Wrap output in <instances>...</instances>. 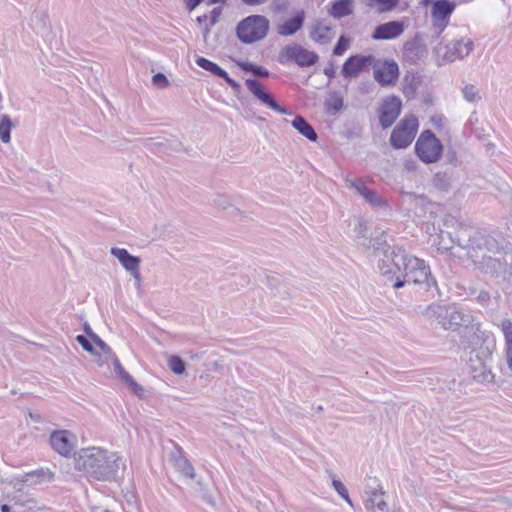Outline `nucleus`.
<instances>
[{
  "instance_id": "nucleus-1",
  "label": "nucleus",
  "mask_w": 512,
  "mask_h": 512,
  "mask_svg": "<svg viewBox=\"0 0 512 512\" xmlns=\"http://www.w3.org/2000/svg\"><path fill=\"white\" fill-rule=\"evenodd\" d=\"M439 251H449L455 244L467 250V255L487 274H500L512 262V251L504 240L477 230L461 228L453 236L440 230L433 240Z\"/></svg>"
},
{
  "instance_id": "nucleus-2",
  "label": "nucleus",
  "mask_w": 512,
  "mask_h": 512,
  "mask_svg": "<svg viewBox=\"0 0 512 512\" xmlns=\"http://www.w3.org/2000/svg\"><path fill=\"white\" fill-rule=\"evenodd\" d=\"M75 468L92 480L115 481L120 470H125L126 464L117 453L99 447H89L77 453Z\"/></svg>"
},
{
  "instance_id": "nucleus-3",
  "label": "nucleus",
  "mask_w": 512,
  "mask_h": 512,
  "mask_svg": "<svg viewBox=\"0 0 512 512\" xmlns=\"http://www.w3.org/2000/svg\"><path fill=\"white\" fill-rule=\"evenodd\" d=\"M398 261L400 262V271L394 275L393 288L399 289L405 284L412 283L425 292H432V296H434V292L439 294L437 281L432 276L429 265L423 259L407 255L404 250Z\"/></svg>"
},
{
  "instance_id": "nucleus-4",
  "label": "nucleus",
  "mask_w": 512,
  "mask_h": 512,
  "mask_svg": "<svg viewBox=\"0 0 512 512\" xmlns=\"http://www.w3.org/2000/svg\"><path fill=\"white\" fill-rule=\"evenodd\" d=\"M440 325L445 330L457 331L463 346H477L484 344L487 339L481 324L475 322V317L469 311L456 306L446 307Z\"/></svg>"
},
{
  "instance_id": "nucleus-5",
  "label": "nucleus",
  "mask_w": 512,
  "mask_h": 512,
  "mask_svg": "<svg viewBox=\"0 0 512 512\" xmlns=\"http://www.w3.org/2000/svg\"><path fill=\"white\" fill-rule=\"evenodd\" d=\"M385 232L376 238L366 239L367 243H364L367 248L373 249L375 256L383 255L381 262L378 265L380 273L387 277L388 280H393L396 272L400 271V262L398 258L403 253L404 249L400 246L391 247L385 237Z\"/></svg>"
},
{
  "instance_id": "nucleus-6",
  "label": "nucleus",
  "mask_w": 512,
  "mask_h": 512,
  "mask_svg": "<svg viewBox=\"0 0 512 512\" xmlns=\"http://www.w3.org/2000/svg\"><path fill=\"white\" fill-rule=\"evenodd\" d=\"M270 22L263 15L253 14L242 19L236 26V36L243 44L263 40L269 32Z\"/></svg>"
},
{
  "instance_id": "nucleus-7",
  "label": "nucleus",
  "mask_w": 512,
  "mask_h": 512,
  "mask_svg": "<svg viewBox=\"0 0 512 512\" xmlns=\"http://www.w3.org/2000/svg\"><path fill=\"white\" fill-rule=\"evenodd\" d=\"M467 348V346H464ZM471 348L469 353L468 367L472 378L479 382H492L494 375L487 365V361L491 358V351L483 344L477 346H468Z\"/></svg>"
},
{
  "instance_id": "nucleus-8",
  "label": "nucleus",
  "mask_w": 512,
  "mask_h": 512,
  "mask_svg": "<svg viewBox=\"0 0 512 512\" xmlns=\"http://www.w3.org/2000/svg\"><path fill=\"white\" fill-rule=\"evenodd\" d=\"M415 153L422 162L435 163L443 153V145L436 135L427 129L422 131L418 137L415 143Z\"/></svg>"
},
{
  "instance_id": "nucleus-9",
  "label": "nucleus",
  "mask_w": 512,
  "mask_h": 512,
  "mask_svg": "<svg viewBox=\"0 0 512 512\" xmlns=\"http://www.w3.org/2000/svg\"><path fill=\"white\" fill-rule=\"evenodd\" d=\"M418 126V119L415 116H405L392 130L390 145L394 149L407 148L414 140Z\"/></svg>"
},
{
  "instance_id": "nucleus-10",
  "label": "nucleus",
  "mask_w": 512,
  "mask_h": 512,
  "mask_svg": "<svg viewBox=\"0 0 512 512\" xmlns=\"http://www.w3.org/2000/svg\"><path fill=\"white\" fill-rule=\"evenodd\" d=\"M318 60L319 55L316 52L310 51L299 44L286 45L278 54L279 63L294 62L302 68L313 66Z\"/></svg>"
},
{
  "instance_id": "nucleus-11",
  "label": "nucleus",
  "mask_w": 512,
  "mask_h": 512,
  "mask_svg": "<svg viewBox=\"0 0 512 512\" xmlns=\"http://www.w3.org/2000/svg\"><path fill=\"white\" fill-rule=\"evenodd\" d=\"M373 76L381 87H391L398 81L400 71L396 61L385 59L373 63Z\"/></svg>"
},
{
  "instance_id": "nucleus-12",
  "label": "nucleus",
  "mask_w": 512,
  "mask_h": 512,
  "mask_svg": "<svg viewBox=\"0 0 512 512\" xmlns=\"http://www.w3.org/2000/svg\"><path fill=\"white\" fill-rule=\"evenodd\" d=\"M376 58L369 55L355 54L348 57L342 65L341 74L345 79L357 78L362 72L369 71Z\"/></svg>"
},
{
  "instance_id": "nucleus-13",
  "label": "nucleus",
  "mask_w": 512,
  "mask_h": 512,
  "mask_svg": "<svg viewBox=\"0 0 512 512\" xmlns=\"http://www.w3.org/2000/svg\"><path fill=\"white\" fill-rule=\"evenodd\" d=\"M402 110V101L396 95H390L382 100L379 107V123L383 129L391 127Z\"/></svg>"
},
{
  "instance_id": "nucleus-14",
  "label": "nucleus",
  "mask_w": 512,
  "mask_h": 512,
  "mask_svg": "<svg viewBox=\"0 0 512 512\" xmlns=\"http://www.w3.org/2000/svg\"><path fill=\"white\" fill-rule=\"evenodd\" d=\"M245 85L255 98H257L263 105L281 114H291L285 107L281 106L275 100L274 96L268 92L258 80L254 78H247L245 80Z\"/></svg>"
},
{
  "instance_id": "nucleus-15",
  "label": "nucleus",
  "mask_w": 512,
  "mask_h": 512,
  "mask_svg": "<svg viewBox=\"0 0 512 512\" xmlns=\"http://www.w3.org/2000/svg\"><path fill=\"white\" fill-rule=\"evenodd\" d=\"M195 62L200 68L209 72L213 76L223 79L231 87L234 94L237 95L241 91V85L236 80L231 78L229 74L217 63L202 56H198Z\"/></svg>"
},
{
  "instance_id": "nucleus-16",
  "label": "nucleus",
  "mask_w": 512,
  "mask_h": 512,
  "mask_svg": "<svg viewBox=\"0 0 512 512\" xmlns=\"http://www.w3.org/2000/svg\"><path fill=\"white\" fill-rule=\"evenodd\" d=\"M144 146L157 154H170L183 150V144L175 137L171 138H147Z\"/></svg>"
},
{
  "instance_id": "nucleus-17",
  "label": "nucleus",
  "mask_w": 512,
  "mask_h": 512,
  "mask_svg": "<svg viewBox=\"0 0 512 512\" xmlns=\"http://www.w3.org/2000/svg\"><path fill=\"white\" fill-rule=\"evenodd\" d=\"M455 2L450 0H436L432 4L431 15L434 20V25L443 29L447 23L450 15L455 9Z\"/></svg>"
},
{
  "instance_id": "nucleus-18",
  "label": "nucleus",
  "mask_w": 512,
  "mask_h": 512,
  "mask_svg": "<svg viewBox=\"0 0 512 512\" xmlns=\"http://www.w3.org/2000/svg\"><path fill=\"white\" fill-rule=\"evenodd\" d=\"M74 436L67 430L54 431L50 435L52 448L62 456H69L73 449Z\"/></svg>"
},
{
  "instance_id": "nucleus-19",
  "label": "nucleus",
  "mask_w": 512,
  "mask_h": 512,
  "mask_svg": "<svg viewBox=\"0 0 512 512\" xmlns=\"http://www.w3.org/2000/svg\"><path fill=\"white\" fill-rule=\"evenodd\" d=\"M427 55V47L419 35L406 41L403 46V56L410 63H417Z\"/></svg>"
},
{
  "instance_id": "nucleus-20",
  "label": "nucleus",
  "mask_w": 512,
  "mask_h": 512,
  "mask_svg": "<svg viewBox=\"0 0 512 512\" xmlns=\"http://www.w3.org/2000/svg\"><path fill=\"white\" fill-rule=\"evenodd\" d=\"M405 26L401 21H389L375 27L372 32L374 40H390L395 39L404 32Z\"/></svg>"
},
{
  "instance_id": "nucleus-21",
  "label": "nucleus",
  "mask_w": 512,
  "mask_h": 512,
  "mask_svg": "<svg viewBox=\"0 0 512 512\" xmlns=\"http://www.w3.org/2000/svg\"><path fill=\"white\" fill-rule=\"evenodd\" d=\"M472 49L473 42L469 39L466 41H464L463 39L452 41L451 43L446 45V52L444 54V58L449 62H453L457 59H463L464 57L469 55Z\"/></svg>"
},
{
  "instance_id": "nucleus-22",
  "label": "nucleus",
  "mask_w": 512,
  "mask_h": 512,
  "mask_svg": "<svg viewBox=\"0 0 512 512\" xmlns=\"http://www.w3.org/2000/svg\"><path fill=\"white\" fill-rule=\"evenodd\" d=\"M113 255L122 265V267L129 273L140 270L141 259L128 252L125 248L112 247L110 250Z\"/></svg>"
},
{
  "instance_id": "nucleus-23",
  "label": "nucleus",
  "mask_w": 512,
  "mask_h": 512,
  "mask_svg": "<svg viewBox=\"0 0 512 512\" xmlns=\"http://www.w3.org/2000/svg\"><path fill=\"white\" fill-rule=\"evenodd\" d=\"M305 13L303 10L297 12L294 16L285 20L277 26V32L281 36H292L297 33L304 25Z\"/></svg>"
},
{
  "instance_id": "nucleus-24",
  "label": "nucleus",
  "mask_w": 512,
  "mask_h": 512,
  "mask_svg": "<svg viewBox=\"0 0 512 512\" xmlns=\"http://www.w3.org/2000/svg\"><path fill=\"white\" fill-rule=\"evenodd\" d=\"M112 363L114 366V371L116 375L121 379L123 383H125L133 393L136 395H140L143 392V388L139 385L133 377L122 367L119 359L115 354L111 356Z\"/></svg>"
},
{
  "instance_id": "nucleus-25",
  "label": "nucleus",
  "mask_w": 512,
  "mask_h": 512,
  "mask_svg": "<svg viewBox=\"0 0 512 512\" xmlns=\"http://www.w3.org/2000/svg\"><path fill=\"white\" fill-rule=\"evenodd\" d=\"M384 492L380 485L372 492L371 496L366 500L365 507L370 512H389L387 503L382 499Z\"/></svg>"
},
{
  "instance_id": "nucleus-26",
  "label": "nucleus",
  "mask_w": 512,
  "mask_h": 512,
  "mask_svg": "<svg viewBox=\"0 0 512 512\" xmlns=\"http://www.w3.org/2000/svg\"><path fill=\"white\" fill-rule=\"evenodd\" d=\"M291 125L295 130H297L298 133H300L308 140L312 142H316L318 140V135L315 129L304 117L300 115L296 116L292 120Z\"/></svg>"
},
{
  "instance_id": "nucleus-27",
  "label": "nucleus",
  "mask_w": 512,
  "mask_h": 512,
  "mask_svg": "<svg viewBox=\"0 0 512 512\" xmlns=\"http://www.w3.org/2000/svg\"><path fill=\"white\" fill-rule=\"evenodd\" d=\"M333 36L332 27L322 22L315 24L310 31V37L319 44L329 43Z\"/></svg>"
},
{
  "instance_id": "nucleus-28",
  "label": "nucleus",
  "mask_w": 512,
  "mask_h": 512,
  "mask_svg": "<svg viewBox=\"0 0 512 512\" xmlns=\"http://www.w3.org/2000/svg\"><path fill=\"white\" fill-rule=\"evenodd\" d=\"M352 13V0H334L329 10V14L336 19H341L343 17L351 15Z\"/></svg>"
},
{
  "instance_id": "nucleus-29",
  "label": "nucleus",
  "mask_w": 512,
  "mask_h": 512,
  "mask_svg": "<svg viewBox=\"0 0 512 512\" xmlns=\"http://www.w3.org/2000/svg\"><path fill=\"white\" fill-rule=\"evenodd\" d=\"M343 105V97L337 91L332 92L324 103L326 113L331 116L336 115L343 108Z\"/></svg>"
},
{
  "instance_id": "nucleus-30",
  "label": "nucleus",
  "mask_w": 512,
  "mask_h": 512,
  "mask_svg": "<svg viewBox=\"0 0 512 512\" xmlns=\"http://www.w3.org/2000/svg\"><path fill=\"white\" fill-rule=\"evenodd\" d=\"M237 65L242 71L250 72L254 77L268 78L270 76V72L265 67L252 62L239 61Z\"/></svg>"
},
{
  "instance_id": "nucleus-31",
  "label": "nucleus",
  "mask_w": 512,
  "mask_h": 512,
  "mask_svg": "<svg viewBox=\"0 0 512 512\" xmlns=\"http://www.w3.org/2000/svg\"><path fill=\"white\" fill-rule=\"evenodd\" d=\"M445 309H446L445 306H441L439 304L432 303V304H429L428 306H426L423 309V311H421V314L424 315L425 317H427L428 319L437 320L438 323L440 324V320H442V318H443Z\"/></svg>"
},
{
  "instance_id": "nucleus-32",
  "label": "nucleus",
  "mask_w": 512,
  "mask_h": 512,
  "mask_svg": "<svg viewBox=\"0 0 512 512\" xmlns=\"http://www.w3.org/2000/svg\"><path fill=\"white\" fill-rule=\"evenodd\" d=\"M433 186L442 192H448L451 187V175L447 172H437L433 177Z\"/></svg>"
},
{
  "instance_id": "nucleus-33",
  "label": "nucleus",
  "mask_w": 512,
  "mask_h": 512,
  "mask_svg": "<svg viewBox=\"0 0 512 512\" xmlns=\"http://www.w3.org/2000/svg\"><path fill=\"white\" fill-rule=\"evenodd\" d=\"M12 120L9 115L3 114L1 115L0 120V139L3 143H9L11 140V129H12Z\"/></svg>"
},
{
  "instance_id": "nucleus-34",
  "label": "nucleus",
  "mask_w": 512,
  "mask_h": 512,
  "mask_svg": "<svg viewBox=\"0 0 512 512\" xmlns=\"http://www.w3.org/2000/svg\"><path fill=\"white\" fill-rule=\"evenodd\" d=\"M362 197L374 208L387 207L386 200L373 190L367 189L364 193H362Z\"/></svg>"
},
{
  "instance_id": "nucleus-35",
  "label": "nucleus",
  "mask_w": 512,
  "mask_h": 512,
  "mask_svg": "<svg viewBox=\"0 0 512 512\" xmlns=\"http://www.w3.org/2000/svg\"><path fill=\"white\" fill-rule=\"evenodd\" d=\"M174 468L185 478L194 479L196 476L194 467L187 458L184 460H178V463L174 465Z\"/></svg>"
},
{
  "instance_id": "nucleus-36",
  "label": "nucleus",
  "mask_w": 512,
  "mask_h": 512,
  "mask_svg": "<svg viewBox=\"0 0 512 512\" xmlns=\"http://www.w3.org/2000/svg\"><path fill=\"white\" fill-rule=\"evenodd\" d=\"M194 492L207 504L214 506V500L211 494L208 491L206 485L201 481L197 480L193 487Z\"/></svg>"
},
{
  "instance_id": "nucleus-37",
  "label": "nucleus",
  "mask_w": 512,
  "mask_h": 512,
  "mask_svg": "<svg viewBox=\"0 0 512 512\" xmlns=\"http://www.w3.org/2000/svg\"><path fill=\"white\" fill-rule=\"evenodd\" d=\"M500 328L505 338L506 353L512 352V321L510 319L502 320Z\"/></svg>"
},
{
  "instance_id": "nucleus-38",
  "label": "nucleus",
  "mask_w": 512,
  "mask_h": 512,
  "mask_svg": "<svg viewBox=\"0 0 512 512\" xmlns=\"http://www.w3.org/2000/svg\"><path fill=\"white\" fill-rule=\"evenodd\" d=\"M469 295L473 296L475 298V300L477 301V303L483 308L489 307V305L491 303V295L489 292H487L485 290L478 291L475 288H471Z\"/></svg>"
},
{
  "instance_id": "nucleus-39",
  "label": "nucleus",
  "mask_w": 512,
  "mask_h": 512,
  "mask_svg": "<svg viewBox=\"0 0 512 512\" xmlns=\"http://www.w3.org/2000/svg\"><path fill=\"white\" fill-rule=\"evenodd\" d=\"M168 367L174 374L181 375L186 370V363L180 356L171 355L168 359Z\"/></svg>"
},
{
  "instance_id": "nucleus-40",
  "label": "nucleus",
  "mask_w": 512,
  "mask_h": 512,
  "mask_svg": "<svg viewBox=\"0 0 512 512\" xmlns=\"http://www.w3.org/2000/svg\"><path fill=\"white\" fill-rule=\"evenodd\" d=\"M30 504L21 503L15 499H12L9 503L2 504L0 506L1 512H28V506Z\"/></svg>"
},
{
  "instance_id": "nucleus-41",
  "label": "nucleus",
  "mask_w": 512,
  "mask_h": 512,
  "mask_svg": "<svg viewBox=\"0 0 512 512\" xmlns=\"http://www.w3.org/2000/svg\"><path fill=\"white\" fill-rule=\"evenodd\" d=\"M371 5L376 6L379 12L391 11L394 9L399 0H370Z\"/></svg>"
},
{
  "instance_id": "nucleus-42",
  "label": "nucleus",
  "mask_w": 512,
  "mask_h": 512,
  "mask_svg": "<svg viewBox=\"0 0 512 512\" xmlns=\"http://www.w3.org/2000/svg\"><path fill=\"white\" fill-rule=\"evenodd\" d=\"M462 92H463L464 98L468 102H476L481 99V96L479 95V91L472 84L465 85Z\"/></svg>"
},
{
  "instance_id": "nucleus-43",
  "label": "nucleus",
  "mask_w": 512,
  "mask_h": 512,
  "mask_svg": "<svg viewBox=\"0 0 512 512\" xmlns=\"http://www.w3.org/2000/svg\"><path fill=\"white\" fill-rule=\"evenodd\" d=\"M346 185L349 188L355 189L359 195L362 196L368 188L365 186L364 182L360 178L350 179L349 177H345Z\"/></svg>"
},
{
  "instance_id": "nucleus-44",
  "label": "nucleus",
  "mask_w": 512,
  "mask_h": 512,
  "mask_svg": "<svg viewBox=\"0 0 512 512\" xmlns=\"http://www.w3.org/2000/svg\"><path fill=\"white\" fill-rule=\"evenodd\" d=\"M332 485L337 493L350 505L352 506V500L349 497L348 490L345 485L338 479H333Z\"/></svg>"
},
{
  "instance_id": "nucleus-45",
  "label": "nucleus",
  "mask_w": 512,
  "mask_h": 512,
  "mask_svg": "<svg viewBox=\"0 0 512 512\" xmlns=\"http://www.w3.org/2000/svg\"><path fill=\"white\" fill-rule=\"evenodd\" d=\"M349 47V39L341 35L333 48V55L341 56Z\"/></svg>"
},
{
  "instance_id": "nucleus-46",
  "label": "nucleus",
  "mask_w": 512,
  "mask_h": 512,
  "mask_svg": "<svg viewBox=\"0 0 512 512\" xmlns=\"http://www.w3.org/2000/svg\"><path fill=\"white\" fill-rule=\"evenodd\" d=\"M212 203L214 206L222 210H227L232 207L229 197L223 194H216L212 199Z\"/></svg>"
},
{
  "instance_id": "nucleus-47",
  "label": "nucleus",
  "mask_w": 512,
  "mask_h": 512,
  "mask_svg": "<svg viewBox=\"0 0 512 512\" xmlns=\"http://www.w3.org/2000/svg\"><path fill=\"white\" fill-rule=\"evenodd\" d=\"M91 339L88 338L86 335H78L76 337V341L79 343V345L88 353L95 354V348L92 345Z\"/></svg>"
},
{
  "instance_id": "nucleus-48",
  "label": "nucleus",
  "mask_w": 512,
  "mask_h": 512,
  "mask_svg": "<svg viewBox=\"0 0 512 512\" xmlns=\"http://www.w3.org/2000/svg\"><path fill=\"white\" fill-rule=\"evenodd\" d=\"M185 458L186 457L184 456L183 449L178 444H175L174 450L171 451L170 456H169L170 462L174 466V465H176V463H178V460H184Z\"/></svg>"
},
{
  "instance_id": "nucleus-49",
  "label": "nucleus",
  "mask_w": 512,
  "mask_h": 512,
  "mask_svg": "<svg viewBox=\"0 0 512 512\" xmlns=\"http://www.w3.org/2000/svg\"><path fill=\"white\" fill-rule=\"evenodd\" d=\"M91 340L100 348L104 354L110 355V357L114 354L110 346H108L97 334H93Z\"/></svg>"
},
{
  "instance_id": "nucleus-50",
  "label": "nucleus",
  "mask_w": 512,
  "mask_h": 512,
  "mask_svg": "<svg viewBox=\"0 0 512 512\" xmlns=\"http://www.w3.org/2000/svg\"><path fill=\"white\" fill-rule=\"evenodd\" d=\"M35 18L43 30H48L50 28L49 17L46 12H37L35 14Z\"/></svg>"
},
{
  "instance_id": "nucleus-51",
  "label": "nucleus",
  "mask_w": 512,
  "mask_h": 512,
  "mask_svg": "<svg viewBox=\"0 0 512 512\" xmlns=\"http://www.w3.org/2000/svg\"><path fill=\"white\" fill-rule=\"evenodd\" d=\"M152 82L155 86L159 88H164L169 84L167 77L165 76V74L161 72H158L155 75H153Z\"/></svg>"
},
{
  "instance_id": "nucleus-52",
  "label": "nucleus",
  "mask_w": 512,
  "mask_h": 512,
  "mask_svg": "<svg viewBox=\"0 0 512 512\" xmlns=\"http://www.w3.org/2000/svg\"><path fill=\"white\" fill-rule=\"evenodd\" d=\"M445 161L453 166L458 165L457 152L452 147L447 148L445 153Z\"/></svg>"
},
{
  "instance_id": "nucleus-53",
  "label": "nucleus",
  "mask_w": 512,
  "mask_h": 512,
  "mask_svg": "<svg viewBox=\"0 0 512 512\" xmlns=\"http://www.w3.org/2000/svg\"><path fill=\"white\" fill-rule=\"evenodd\" d=\"M221 13H222V8L221 7H215L211 11V15H210V25L211 26H213L214 24L217 23Z\"/></svg>"
},
{
  "instance_id": "nucleus-54",
  "label": "nucleus",
  "mask_w": 512,
  "mask_h": 512,
  "mask_svg": "<svg viewBox=\"0 0 512 512\" xmlns=\"http://www.w3.org/2000/svg\"><path fill=\"white\" fill-rule=\"evenodd\" d=\"M185 7L189 12H192L194 9H196L203 0H185Z\"/></svg>"
},
{
  "instance_id": "nucleus-55",
  "label": "nucleus",
  "mask_w": 512,
  "mask_h": 512,
  "mask_svg": "<svg viewBox=\"0 0 512 512\" xmlns=\"http://www.w3.org/2000/svg\"><path fill=\"white\" fill-rule=\"evenodd\" d=\"M495 276L503 275L505 280L512 282V262L507 265L506 271L500 274H494Z\"/></svg>"
},
{
  "instance_id": "nucleus-56",
  "label": "nucleus",
  "mask_w": 512,
  "mask_h": 512,
  "mask_svg": "<svg viewBox=\"0 0 512 512\" xmlns=\"http://www.w3.org/2000/svg\"><path fill=\"white\" fill-rule=\"evenodd\" d=\"M323 72H324V74H325L328 78H333V77H335V68H334L333 63H329L327 66H325V68L323 69Z\"/></svg>"
},
{
  "instance_id": "nucleus-57",
  "label": "nucleus",
  "mask_w": 512,
  "mask_h": 512,
  "mask_svg": "<svg viewBox=\"0 0 512 512\" xmlns=\"http://www.w3.org/2000/svg\"><path fill=\"white\" fill-rule=\"evenodd\" d=\"M40 475H43V473H40V472H37V471H33L31 473H27L23 476V479L21 480L22 482H33V478L35 477H39Z\"/></svg>"
},
{
  "instance_id": "nucleus-58",
  "label": "nucleus",
  "mask_w": 512,
  "mask_h": 512,
  "mask_svg": "<svg viewBox=\"0 0 512 512\" xmlns=\"http://www.w3.org/2000/svg\"><path fill=\"white\" fill-rule=\"evenodd\" d=\"M130 274L132 275V277L135 280V285H136L137 289H140L141 281H142V277H141L140 271L136 270V272H131Z\"/></svg>"
},
{
  "instance_id": "nucleus-59",
  "label": "nucleus",
  "mask_w": 512,
  "mask_h": 512,
  "mask_svg": "<svg viewBox=\"0 0 512 512\" xmlns=\"http://www.w3.org/2000/svg\"><path fill=\"white\" fill-rule=\"evenodd\" d=\"M27 503L30 504L28 506V512H48L42 508H36L35 502L33 500H27Z\"/></svg>"
},
{
  "instance_id": "nucleus-60",
  "label": "nucleus",
  "mask_w": 512,
  "mask_h": 512,
  "mask_svg": "<svg viewBox=\"0 0 512 512\" xmlns=\"http://www.w3.org/2000/svg\"><path fill=\"white\" fill-rule=\"evenodd\" d=\"M83 329H84V332L86 333L87 337H89L90 339H92V336H93V334H95V333H94V332H93V330L91 329L90 325H89L88 323H85V324H84Z\"/></svg>"
},
{
  "instance_id": "nucleus-61",
  "label": "nucleus",
  "mask_w": 512,
  "mask_h": 512,
  "mask_svg": "<svg viewBox=\"0 0 512 512\" xmlns=\"http://www.w3.org/2000/svg\"><path fill=\"white\" fill-rule=\"evenodd\" d=\"M247 5H259L267 2L268 0H242Z\"/></svg>"
},
{
  "instance_id": "nucleus-62",
  "label": "nucleus",
  "mask_w": 512,
  "mask_h": 512,
  "mask_svg": "<svg viewBox=\"0 0 512 512\" xmlns=\"http://www.w3.org/2000/svg\"><path fill=\"white\" fill-rule=\"evenodd\" d=\"M506 361H507V365H508L509 369L512 372V352L506 353Z\"/></svg>"
},
{
  "instance_id": "nucleus-63",
  "label": "nucleus",
  "mask_w": 512,
  "mask_h": 512,
  "mask_svg": "<svg viewBox=\"0 0 512 512\" xmlns=\"http://www.w3.org/2000/svg\"><path fill=\"white\" fill-rule=\"evenodd\" d=\"M208 19V15L207 14H203L201 16H198L196 21L199 23V24H202V23H205Z\"/></svg>"
},
{
  "instance_id": "nucleus-64",
  "label": "nucleus",
  "mask_w": 512,
  "mask_h": 512,
  "mask_svg": "<svg viewBox=\"0 0 512 512\" xmlns=\"http://www.w3.org/2000/svg\"><path fill=\"white\" fill-rule=\"evenodd\" d=\"M358 234L361 235L362 237H365V223L361 222L359 224Z\"/></svg>"
}]
</instances>
